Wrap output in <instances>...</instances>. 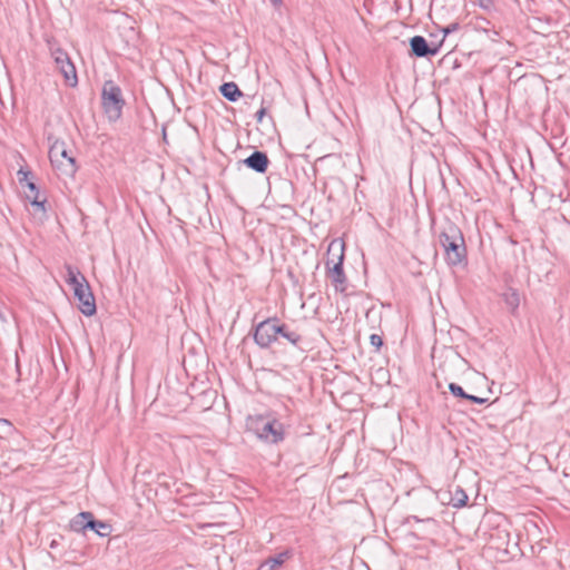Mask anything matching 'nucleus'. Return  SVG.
<instances>
[{
    "label": "nucleus",
    "instance_id": "obj_1",
    "mask_svg": "<svg viewBox=\"0 0 570 570\" xmlns=\"http://www.w3.org/2000/svg\"><path fill=\"white\" fill-rule=\"evenodd\" d=\"M439 242L444 250V258L449 266H461L468 264V250L461 228L446 219L442 225Z\"/></svg>",
    "mask_w": 570,
    "mask_h": 570
},
{
    "label": "nucleus",
    "instance_id": "obj_2",
    "mask_svg": "<svg viewBox=\"0 0 570 570\" xmlns=\"http://www.w3.org/2000/svg\"><path fill=\"white\" fill-rule=\"evenodd\" d=\"M344 242L333 240L327 248V259L325 262L326 276L331 279L337 293L345 294L347 289V277L344 272L345 259Z\"/></svg>",
    "mask_w": 570,
    "mask_h": 570
},
{
    "label": "nucleus",
    "instance_id": "obj_3",
    "mask_svg": "<svg viewBox=\"0 0 570 570\" xmlns=\"http://www.w3.org/2000/svg\"><path fill=\"white\" fill-rule=\"evenodd\" d=\"M125 105L121 88L114 80H106L101 89V106L108 120L111 122L119 120Z\"/></svg>",
    "mask_w": 570,
    "mask_h": 570
},
{
    "label": "nucleus",
    "instance_id": "obj_4",
    "mask_svg": "<svg viewBox=\"0 0 570 570\" xmlns=\"http://www.w3.org/2000/svg\"><path fill=\"white\" fill-rule=\"evenodd\" d=\"M247 426L258 439L269 444H277L284 440V426L277 420H268L262 415L249 417Z\"/></svg>",
    "mask_w": 570,
    "mask_h": 570
},
{
    "label": "nucleus",
    "instance_id": "obj_5",
    "mask_svg": "<svg viewBox=\"0 0 570 570\" xmlns=\"http://www.w3.org/2000/svg\"><path fill=\"white\" fill-rule=\"evenodd\" d=\"M52 166L60 175L73 178L78 170L76 158L67 149L65 141L56 140L49 149Z\"/></svg>",
    "mask_w": 570,
    "mask_h": 570
},
{
    "label": "nucleus",
    "instance_id": "obj_6",
    "mask_svg": "<svg viewBox=\"0 0 570 570\" xmlns=\"http://www.w3.org/2000/svg\"><path fill=\"white\" fill-rule=\"evenodd\" d=\"M278 321L279 318L274 316L267 317L256 324L253 327V338L255 344L265 350L269 348L273 343L277 342Z\"/></svg>",
    "mask_w": 570,
    "mask_h": 570
},
{
    "label": "nucleus",
    "instance_id": "obj_7",
    "mask_svg": "<svg viewBox=\"0 0 570 570\" xmlns=\"http://www.w3.org/2000/svg\"><path fill=\"white\" fill-rule=\"evenodd\" d=\"M410 57L415 58H430L434 57L440 52V49L443 45V39H440L439 42L428 41L423 36H413L409 39Z\"/></svg>",
    "mask_w": 570,
    "mask_h": 570
},
{
    "label": "nucleus",
    "instance_id": "obj_8",
    "mask_svg": "<svg viewBox=\"0 0 570 570\" xmlns=\"http://www.w3.org/2000/svg\"><path fill=\"white\" fill-rule=\"evenodd\" d=\"M51 55L66 83L69 87H76L78 83L77 70L69 55L61 48L51 49Z\"/></svg>",
    "mask_w": 570,
    "mask_h": 570
},
{
    "label": "nucleus",
    "instance_id": "obj_9",
    "mask_svg": "<svg viewBox=\"0 0 570 570\" xmlns=\"http://www.w3.org/2000/svg\"><path fill=\"white\" fill-rule=\"evenodd\" d=\"M73 291V296L78 301L79 311L85 316H92L97 312L95 296L91 292L90 285L88 282H85L82 285H78Z\"/></svg>",
    "mask_w": 570,
    "mask_h": 570
},
{
    "label": "nucleus",
    "instance_id": "obj_10",
    "mask_svg": "<svg viewBox=\"0 0 570 570\" xmlns=\"http://www.w3.org/2000/svg\"><path fill=\"white\" fill-rule=\"evenodd\" d=\"M238 165H244L257 174H265L271 165V160L265 151L254 150L248 157L239 160Z\"/></svg>",
    "mask_w": 570,
    "mask_h": 570
},
{
    "label": "nucleus",
    "instance_id": "obj_11",
    "mask_svg": "<svg viewBox=\"0 0 570 570\" xmlns=\"http://www.w3.org/2000/svg\"><path fill=\"white\" fill-rule=\"evenodd\" d=\"M283 337L287 342H289L293 346L297 347L301 351H305L303 344L305 342L303 335L298 333L296 330H293L288 324L278 321V331L277 338Z\"/></svg>",
    "mask_w": 570,
    "mask_h": 570
},
{
    "label": "nucleus",
    "instance_id": "obj_12",
    "mask_svg": "<svg viewBox=\"0 0 570 570\" xmlns=\"http://www.w3.org/2000/svg\"><path fill=\"white\" fill-rule=\"evenodd\" d=\"M91 518L92 512L90 511L79 512L70 520V530L73 532L85 534L86 531L89 530V528L91 527Z\"/></svg>",
    "mask_w": 570,
    "mask_h": 570
},
{
    "label": "nucleus",
    "instance_id": "obj_13",
    "mask_svg": "<svg viewBox=\"0 0 570 570\" xmlns=\"http://www.w3.org/2000/svg\"><path fill=\"white\" fill-rule=\"evenodd\" d=\"M502 298H503L507 307L509 308L510 313L513 316H517L519 306H520V302H521V295H520L519 291L513 287H508L502 293Z\"/></svg>",
    "mask_w": 570,
    "mask_h": 570
},
{
    "label": "nucleus",
    "instance_id": "obj_14",
    "mask_svg": "<svg viewBox=\"0 0 570 570\" xmlns=\"http://www.w3.org/2000/svg\"><path fill=\"white\" fill-rule=\"evenodd\" d=\"M219 94L228 101L235 102L243 97V91L234 81L224 82L219 86Z\"/></svg>",
    "mask_w": 570,
    "mask_h": 570
},
{
    "label": "nucleus",
    "instance_id": "obj_15",
    "mask_svg": "<svg viewBox=\"0 0 570 570\" xmlns=\"http://www.w3.org/2000/svg\"><path fill=\"white\" fill-rule=\"evenodd\" d=\"M450 501L453 508L460 509L468 504L469 497L465 491L460 485H454L453 489H450Z\"/></svg>",
    "mask_w": 570,
    "mask_h": 570
},
{
    "label": "nucleus",
    "instance_id": "obj_16",
    "mask_svg": "<svg viewBox=\"0 0 570 570\" xmlns=\"http://www.w3.org/2000/svg\"><path fill=\"white\" fill-rule=\"evenodd\" d=\"M89 530L94 531L97 535L104 538L110 534L112 527L108 522L97 520L92 514L91 527Z\"/></svg>",
    "mask_w": 570,
    "mask_h": 570
},
{
    "label": "nucleus",
    "instance_id": "obj_17",
    "mask_svg": "<svg viewBox=\"0 0 570 570\" xmlns=\"http://www.w3.org/2000/svg\"><path fill=\"white\" fill-rule=\"evenodd\" d=\"M66 282L75 289L78 285H82L88 281L78 269L68 266Z\"/></svg>",
    "mask_w": 570,
    "mask_h": 570
},
{
    "label": "nucleus",
    "instance_id": "obj_18",
    "mask_svg": "<svg viewBox=\"0 0 570 570\" xmlns=\"http://www.w3.org/2000/svg\"><path fill=\"white\" fill-rule=\"evenodd\" d=\"M291 557V551L285 550L266 560V564H269V570H275L284 564V562Z\"/></svg>",
    "mask_w": 570,
    "mask_h": 570
},
{
    "label": "nucleus",
    "instance_id": "obj_19",
    "mask_svg": "<svg viewBox=\"0 0 570 570\" xmlns=\"http://www.w3.org/2000/svg\"><path fill=\"white\" fill-rule=\"evenodd\" d=\"M32 208H33V213L35 214H38L40 213L41 214V218L42 217H46V214H47V205H48V202L46 198H42L40 199V196H32V199L29 200Z\"/></svg>",
    "mask_w": 570,
    "mask_h": 570
},
{
    "label": "nucleus",
    "instance_id": "obj_20",
    "mask_svg": "<svg viewBox=\"0 0 570 570\" xmlns=\"http://www.w3.org/2000/svg\"><path fill=\"white\" fill-rule=\"evenodd\" d=\"M449 391L454 397L459 399L460 401H465L469 394L463 390L461 385L453 382L449 384Z\"/></svg>",
    "mask_w": 570,
    "mask_h": 570
},
{
    "label": "nucleus",
    "instance_id": "obj_21",
    "mask_svg": "<svg viewBox=\"0 0 570 570\" xmlns=\"http://www.w3.org/2000/svg\"><path fill=\"white\" fill-rule=\"evenodd\" d=\"M14 432V426L7 419H0V436L6 438Z\"/></svg>",
    "mask_w": 570,
    "mask_h": 570
},
{
    "label": "nucleus",
    "instance_id": "obj_22",
    "mask_svg": "<svg viewBox=\"0 0 570 570\" xmlns=\"http://www.w3.org/2000/svg\"><path fill=\"white\" fill-rule=\"evenodd\" d=\"M28 191H24L27 200L32 199V196H40V190L33 181H27Z\"/></svg>",
    "mask_w": 570,
    "mask_h": 570
},
{
    "label": "nucleus",
    "instance_id": "obj_23",
    "mask_svg": "<svg viewBox=\"0 0 570 570\" xmlns=\"http://www.w3.org/2000/svg\"><path fill=\"white\" fill-rule=\"evenodd\" d=\"M370 344L374 346L376 351H380L384 342L381 335L374 333L370 335Z\"/></svg>",
    "mask_w": 570,
    "mask_h": 570
},
{
    "label": "nucleus",
    "instance_id": "obj_24",
    "mask_svg": "<svg viewBox=\"0 0 570 570\" xmlns=\"http://www.w3.org/2000/svg\"><path fill=\"white\" fill-rule=\"evenodd\" d=\"M459 29H460V23H458V22H452V23L448 24L446 27L442 28L443 36L441 39H443V41H444L446 36H449L450 33H452Z\"/></svg>",
    "mask_w": 570,
    "mask_h": 570
},
{
    "label": "nucleus",
    "instance_id": "obj_25",
    "mask_svg": "<svg viewBox=\"0 0 570 570\" xmlns=\"http://www.w3.org/2000/svg\"><path fill=\"white\" fill-rule=\"evenodd\" d=\"M29 175H31V173H30V171H28V170H27V171H24L23 169H20V170L18 171V180H19V184H20L21 186L26 187V186H27V181H30V180L28 179Z\"/></svg>",
    "mask_w": 570,
    "mask_h": 570
},
{
    "label": "nucleus",
    "instance_id": "obj_26",
    "mask_svg": "<svg viewBox=\"0 0 570 570\" xmlns=\"http://www.w3.org/2000/svg\"><path fill=\"white\" fill-rule=\"evenodd\" d=\"M465 401H468L470 403H473V404L482 405V404H485L488 402V399L480 397V396H476V395H473V394H468V397H466Z\"/></svg>",
    "mask_w": 570,
    "mask_h": 570
},
{
    "label": "nucleus",
    "instance_id": "obj_27",
    "mask_svg": "<svg viewBox=\"0 0 570 570\" xmlns=\"http://www.w3.org/2000/svg\"><path fill=\"white\" fill-rule=\"evenodd\" d=\"M480 8L490 11L493 7V0H475Z\"/></svg>",
    "mask_w": 570,
    "mask_h": 570
},
{
    "label": "nucleus",
    "instance_id": "obj_28",
    "mask_svg": "<svg viewBox=\"0 0 570 570\" xmlns=\"http://www.w3.org/2000/svg\"><path fill=\"white\" fill-rule=\"evenodd\" d=\"M266 112H267V109H266L264 106H262V107L257 110V112L255 114L256 121H257V122H262V121H263V119H264V117L266 116Z\"/></svg>",
    "mask_w": 570,
    "mask_h": 570
},
{
    "label": "nucleus",
    "instance_id": "obj_29",
    "mask_svg": "<svg viewBox=\"0 0 570 570\" xmlns=\"http://www.w3.org/2000/svg\"><path fill=\"white\" fill-rule=\"evenodd\" d=\"M58 546H59V542H58V540H56V539H53V540L50 542V544H49V547H50L51 549H56Z\"/></svg>",
    "mask_w": 570,
    "mask_h": 570
},
{
    "label": "nucleus",
    "instance_id": "obj_30",
    "mask_svg": "<svg viewBox=\"0 0 570 570\" xmlns=\"http://www.w3.org/2000/svg\"><path fill=\"white\" fill-rule=\"evenodd\" d=\"M274 6H279L283 0H271Z\"/></svg>",
    "mask_w": 570,
    "mask_h": 570
}]
</instances>
